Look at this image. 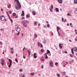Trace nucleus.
Listing matches in <instances>:
<instances>
[{
  "mask_svg": "<svg viewBox=\"0 0 77 77\" xmlns=\"http://www.w3.org/2000/svg\"><path fill=\"white\" fill-rule=\"evenodd\" d=\"M75 32H77V29H75Z\"/></svg>",
  "mask_w": 77,
  "mask_h": 77,
  "instance_id": "obj_64",
  "label": "nucleus"
},
{
  "mask_svg": "<svg viewBox=\"0 0 77 77\" xmlns=\"http://www.w3.org/2000/svg\"><path fill=\"white\" fill-rule=\"evenodd\" d=\"M5 18V17L4 16H1L0 17V19L1 20V21H3V20H4Z\"/></svg>",
  "mask_w": 77,
  "mask_h": 77,
  "instance_id": "obj_4",
  "label": "nucleus"
},
{
  "mask_svg": "<svg viewBox=\"0 0 77 77\" xmlns=\"http://www.w3.org/2000/svg\"><path fill=\"white\" fill-rule=\"evenodd\" d=\"M50 65L51 66V67H53V63L52 62H51L50 63Z\"/></svg>",
  "mask_w": 77,
  "mask_h": 77,
  "instance_id": "obj_8",
  "label": "nucleus"
},
{
  "mask_svg": "<svg viewBox=\"0 0 77 77\" xmlns=\"http://www.w3.org/2000/svg\"><path fill=\"white\" fill-rule=\"evenodd\" d=\"M47 53H50V51L48 50H47Z\"/></svg>",
  "mask_w": 77,
  "mask_h": 77,
  "instance_id": "obj_26",
  "label": "nucleus"
},
{
  "mask_svg": "<svg viewBox=\"0 0 77 77\" xmlns=\"http://www.w3.org/2000/svg\"><path fill=\"white\" fill-rule=\"evenodd\" d=\"M34 24H35V25H36V22H34Z\"/></svg>",
  "mask_w": 77,
  "mask_h": 77,
  "instance_id": "obj_46",
  "label": "nucleus"
},
{
  "mask_svg": "<svg viewBox=\"0 0 77 77\" xmlns=\"http://www.w3.org/2000/svg\"><path fill=\"white\" fill-rule=\"evenodd\" d=\"M75 41H77V39L76 38H75Z\"/></svg>",
  "mask_w": 77,
  "mask_h": 77,
  "instance_id": "obj_51",
  "label": "nucleus"
},
{
  "mask_svg": "<svg viewBox=\"0 0 77 77\" xmlns=\"http://www.w3.org/2000/svg\"><path fill=\"white\" fill-rule=\"evenodd\" d=\"M15 29L16 30L17 32H19L21 31V28L19 27L18 26H15Z\"/></svg>",
  "mask_w": 77,
  "mask_h": 77,
  "instance_id": "obj_3",
  "label": "nucleus"
},
{
  "mask_svg": "<svg viewBox=\"0 0 77 77\" xmlns=\"http://www.w3.org/2000/svg\"><path fill=\"white\" fill-rule=\"evenodd\" d=\"M74 2L75 4H77V0H74Z\"/></svg>",
  "mask_w": 77,
  "mask_h": 77,
  "instance_id": "obj_13",
  "label": "nucleus"
},
{
  "mask_svg": "<svg viewBox=\"0 0 77 77\" xmlns=\"http://www.w3.org/2000/svg\"><path fill=\"white\" fill-rule=\"evenodd\" d=\"M64 22H66V20L65 19L64 20Z\"/></svg>",
  "mask_w": 77,
  "mask_h": 77,
  "instance_id": "obj_62",
  "label": "nucleus"
},
{
  "mask_svg": "<svg viewBox=\"0 0 77 77\" xmlns=\"http://www.w3.org/2000/svg\"><path fill=\"white\" fill-rule=\"evenodd\" d=\"M41 52H44V50L41 49Z\"/></svg>",
  "mask_w": 77,
  "mask_h": 77,
  "instance_id": "obj_29",
  "label": "nucleus"
},
{
  "mask_svg": "<svg viewBox=\"0 0 77 77\" xmlns=\"http://www.w3.org/2000/svg\"><path fill=\"white\" fill-rule=\"evenodd\" d=\"M62 21H63V18H62Z\"/></svg>",
  "mask_w": 77,
  "mask_h": 77,
  "instance_id": "obj_50",
  "label": "nucleus"
},
{
  "mask_svg": "<svg viewBox=\"0 0 77 77\" xmlns=\"http://www.w3.org/2000/svg\"><path fill=\"white\" fill-rule=\"evenodd\" d=\"M15 18H18V16H16Z\"/></svg>",
  "mask_w": 77,
  "mask_h": 77,
  "instance_id": "obj_57",
  "label": "nucleus"
},
{
  "mask_svg": "<svg viewBox=\"0 0 77 77\" xmlns=\"http://www.w3.org/2000/svg\"><path fill=\"white\" fill-rule=\"evenodd\" d=\"M1 64L2 65V66H3L4 65V63H5V61L3 59H2L1 60Z\"/></svg>",
  "mask_w": 77,
  "mask_h": 77,
  "instance_id": "obj_6",
  "label": "nucleus"
},
{
  "mask_svg": "<svg viewBox=\"0 0 77 77\" xmlns=\"http://www.w3.org/2000/svg\"><path fill=\"white\" fill-rule=\"evenodd\" d=\"M43 66H43V65H42V69L43 68Z\"/></svg>",
  "mask_w": 77,
  "mask_h": 77,
  "instance_id": "obj_54",
  "label": "nucleus"
},
{
  "mask_svg": "<svg viewBox=\"0 0 77 77\" xmlns=\"http://www.w3.org/2000/svg\"><path fill=\"white\" fill-rule=\"evenodd\" d=\"M55 10L57 12H59V9H58V8H55Z\"/></svg>",
  "mask_w": 77,
  "mask_h": 77,
  "instance_id": "obj_16",
  "label": "nucleus"
},
{
  "mask_svg": "<svg viewBox=\"0 0 77 77\" xmlns=\"http://www.w3.org/2000/svg\"><path fill=\"white\" fill-rule=\"evenodd\" d=\"M45 58L46 59H48V56H47V55H46V57H45Z\"/></svg>",
  "mask_w": 77,
  "mask_h": 77,
  "instance_id": "obj_42",
  "label": "nucleus"
},
{
  "mask_svg": "<svg viewBox=\"0 0 77 77\" xmlns=\"http://www.w3.org/2000/svg\"><path fill=\"white\" fill-rule=\"evenodd\" d=\"M34 36H35V38H36V37H37V35L36 34H35L34 35Z\"/></svg>",
  "mask_w": 77,
  "mask_h": 77,
  "instance_id": "obj_28",
  "label": "nucleus"
},
{
  "mask_svg": "<svg viewBox=\"0 0 77 77\" xmlns=\"http://www.w3.org/2000/svg\"><path fill=\"white\" fill-rule=\"evenodd\" d=\"M57 1L58 3H60V4L62 3V0H57Z\"/></svg>",
  "mask_w": 77,
  "mask_h": 77,
  "instance_id": "obj_9",
  "label": "nucleus"
},
{
  "mask_svg": "<svg viewBox=\"0 0 77 77\" xmlns=\"http://www.w3.org/2000/svg\"><path fill=\"white\" fill-rule=\"evenodd\" d=\"M16 13H14L12 15H13V16H14V17H15V16L16 15Z\"/></svg>",
  "mask_w": 77,
  "mask_h": 77,
  "instance_id": "obj_19",
  "label": "nucleus"
},
{
  "mask_svg": "<svg viewBox=\"0 0 77 77\" xmlns=\"http://www.w3.org/2000/svg\"><path fill=\"white\" fill-rule=\"evenodd\" d=\"M50 11H51V12H53V10L52 9H50Z\"/></svg>",
  "mask_w": 77,
  "mask_h": 77,
  "instance_id": "obj_43",
  "label": "nucleus"
},
{
  "mask_svg": "<svg viewBox=\"0 0 77 77\" xmlns=\"http://www.w3.org/2000/svg\"><path fill=\"white\" fill-rule=\"evenodd\" d=\"M66 63L67 64H68L69 63L68 62H66Z\"/></svg>",
  "mask_w": 77,
  "mask_h": 77,
  "instance_id": "obj_56",
  "label": "nucleus"
},
{
  "mask_svg": "<svg viewBox=\"0 0 77 77\" xmlns=\"http://www.w3.org/2000/svg\"><path fill=\"white\" fill-rule=\"evenodd\" d=\"M1 10L2 11H3V9L2 8H1Z\"/></svg>",
  "mask_w": 77,
  "mask_h": 77,
  "instance_id": "obj_61",
  "label": "nucleus"
},
{
  "mask_svg": "<svg viewBox=\"0 0 77 77\" xmlns=\"http://www.w3.org/2000/svg\"><path fill=\"white\" fill-rule=\"evenodd\" d=\"M20 32H18V33H17V36H18V35H20Z\"/></svg>",
  "mask_w": 77,
  "mask_h": 77,
  "instance_id": "obj_35",
  "label": "nucleus"
},
{
  "mask_svg": "<svg viewBox=\"0 0 77 77\" xmlns=\"http://www.w3.org/2000/svg\"><path fill=\"white\" fill-rule=\"evenodd\" d=\"M21 16H24V12L22 11V14L21 15Z\"/></svg>",
  "mask_w": 77,
  "mask_h": 77,
  "instance_id": "obj_11",
  "label": "nucleus"
},
{
  "mask_svg": "<svg viewBox=\"0 0 77 77\" xmlns=\"http://www.w3.org/2000/svg\"><path fill=\"white\" fill-rule=\"evenodd\" d=\"M47 26L48 27H50V24H48Z\"/></svg>",
  "mask_w": 77,
  "mask_h": 77,
  "instance_id": "obj_40",
  "label": "nucleus"
},
{
  "mask_svg": "<svg viewBox=\"0 0 77 77\" xmlns=\"http://www.w3.org/2000/svg\"><path fill=\"white\" fill-rule=\"evenodd\" d=\"M69 55H70V57H73V55L71 54H70Z\"/></svg>",
  "mask_w": 77,
  "mask_h": 77,
  "instance_id": "obj_33",
  "label": "nucleus"
},
{
  "mask_svg": "<svg viewBox=\"0 0 77 77\" xmlns=\"http://www.w3.org/2000/svg\"><path fill=\"white\" fill-rule=\"evenodd\" d=\"M8 17H9V18H10V16H9V14H8Z\"/></svg>",
  "mask_w": 77,
  "mask_h": 77,
  "instance_id": "obj_60",
  "label": "nucleus"
},
{
  "mask_svg": "<svg viewBox=\"0 0 77 77\" xmlns=\"http://www.w3.org/2000/svg\"><path fill=\"white\" fill-rule=\"evenodd\" d=\"M24 18H25L24 17H22V18H21L22 20H23L24 19Z\"/></svg>",
  "mask_w": 77,
  "mask_h": 77,
  "instance_id": "obj_31",
  "label": "nucleus"
},
{
  "mask_svg": "<svg viewBox=\"0 0 77 77\" xmlns=\"http://www.w3.org/2000/svg\"><path fill=\"white\" fill-rule=\"evenodd\" d=\"M9 61L10 62V65L8 66V67H9V68H10V67H11V66L12 65V60H11V59H9Z\"/></svg>",
  "mask_w": 77,
  "mask_h": 77,
  "instance_id": "obj_5",
  "label": "nucleus"
},
{
  "mask_svg": "<svg viewBox=\"0 0 77 77\" xmlns=\"http://www.w3.org/2000/svg\"><path fill=\"white\" fill-rule=\"evenodd\" d=\"M73 50L74 51H75L76 52L77 51V48L76 47H74L73 48Z\"/></svg>",
  "mask_w": 77,
  "mask_h": 77,
  "instance_id": "obj_10",
  "label": "nucleus"
},
{
  "mask_svg": "<svg viewBox=\"0 0 77 77\" xmlns=\"http://www.w3.org/2000/svg\"><path fill=\"white\" fill-rule=\"evenodd\" d=\"M1 30H2V31H4V30H5V29L4 28L1 29Z\"/></svg>",
  "mask_w": 77,
  "mask_h": 77,
  "instance_id": "obj_39",
  "label": "nucleus"
},
{
  "mask_svg": "<svg viewBox=\"0 0 77 77\" xmlns=\"http://www.w3.org/2000/svg\"><path fill=\"white\" fill-rule=\"evenodd\" d=\"M17 5H15V8L17 10H19L21 9V4H20V2L19 1L17 2Z\"/></svg>",
  "mask_w": 77,
  "mask_h": 77,
  "instance_id": "obj_1",
  "label": "nucleus"
},
{
  "mask_svg": "<svg viewBox=\"0 0 77 77\" xmlns=\"http://www.w3.org/2000/svg\"><path fill=\"white\" fill-rule=\"evenodd\" d=\"M60 28L58 26H57V32H58V31H59V29H60Z\"/></svg>",
  "mask_w": 77,
  "mask_h": 77,
  "instance_id": "obj_17",
  "label": "nucleus"
},
{
  "mask_svg": "<svg viewBox=\"0 0 77 77\" xmlns=\"http://www.w3.org/2000/svg\"><path fill=\"white\" fill-rule=\"evenodd\" d=\"M15 61H16V62H17V63H18V60H17V58H16L15 59Z\"/></svg>",
  "mask_w": 77,
  "mask_h": 77,
  "instance_id": "obj_32",
  "label": "nucleus"
},
{
  "mask_svg": "<svg viewBox=\"0 0 77 77\" xmlns=\"http://www.w3.org/2000/svg\"><path fill=\"white\" fill-rule=\"evenodd\" d=\"M8 8H9V9H10V8H11V4H9V5L8 6Z\"/></svg>",
  "mask_w": 77,
  "mask_h": 77,
  "instance_id": "obj_27",
  "label": "nucleus"
},
{
  "mask_svg": "<svg viewBox=\"0 0 77 77\" xmlns=\"http://www.w3.org/2000/svg\"><path fill=\"white\" fill-rule=\"evenodd\" d=\"M42 60L43 61V62H44V59H42Z\"/></svg>",
  "mask_w": 77,
  "mask_h": 77,
  "instance_id": "obj_53",
  "label": "nucleus"
},
{
  "mask_svg": "<svg viewBox=\"0 0 77 77\" xmlns=\"http://www.w3.org/2000/svg\"><path fill=\"white\" fill-rule=\"evenodd\" d=\"M51 9H53V5H51Z\"/></svg>",
  "mask_w": 77,
  "mask_h": 77,
  "instance_id": "obj_34",
  "label": "nucleus"
},
{
  "mask_svg": "<svg viewBox=\"0 0 77 77\" xmlns=\"http://www.w3.org/2000/svg\"><path fill=\"white\" fill-rule=\"evenodd\" d=\"M26 22L27 23H29V21L28 20H23L21 22V23L22 24H23V25L25 27H27V24H26Z\"/></svg>",
  "mask_w": 77,
  "mask_h": 77,
  "instance_id": "obj_2",
  "label": "nucleus"
},
{
  "mask_svg": "<svg viewBox=\"0 0 77 77\" xmlns=\"http://www.w3.org/2000/svg\"><path fill=\"white\" fill-rule=\"evenodd\" d=\"M38 44L39 46H40L41 45V44H41L40 43H39V42L38 43Z\"/></svg>",
  "mask_w": 77,
  "mask_h": 77,
  "instance_id": "obj_20",
  "label": "nucleus"
},
{
  "mask_svg": "<svg viewBox=\"0 0 77 77\" xmlns=\"http://www.w3.org/2000/svg\"><path fill=\"white\" fill-rule=\"evenodd\" d=\"M59 46L60 48L61 49H62V46H61V44H60L59 45Z\"/></svg>",
  "mask_w": 77,
  "mask_h": 77,
  "instance_id": "obj_15",
  "label": "nucleus"
},
{
  "mask_svg": "<svg viewBox=\"0 0 77 77\" xmlns=\"http://www.w3.org/2000/svg\"><path fill=\"white\" fill-rule=\"evenodd\" d=\"M55 65H58V63H57V62L56 63H55Z\"/></svg>",
  "mask_w": 77,
  "mask_h": 77,
  "instance_id": "obj_44",
  "label": "nucleus"
},
{
  "mask_svg": "<svg viewBox=\"0 0 77 77\" xmlns=\"http://www.w3.org/2000/svg\"><path fill=\"white\" fill-rule=\"evenodd\" d=\"M32 14L33 15H35V14H36V13H35V11H33L32 13Z\"/></svg>",
  "mask_w": 77,
  "mask_h": 77,
  "instance_id": "obj_24",
  "label": "nucleus"
},
{
  "mask_svg": "<svg viewBox=\"0 0 77 77\" xmlns=\"http://www.w3.org/2000/svg\"><path fill=\"white\" fill-rule=\"evenodd\" d=\"M46 23H47V24H48V21H46Z\"/></svg>",
  "mask_w": 77,
  "mask_h": 77,
  "instance_id": "obj_63",
  "label": "nucleus"
},
{
  "mask_svg": "<svg viewBox=\"0 0 77 77\" xmlns=\"http://www.w3.org/2000/svg\"><path fill=\"white\" fill-rule=\"evenodd\" d=\"M21 77H25V75H22Z\"/></svg>",
  "mask_w": 77,
  "mask_h": 77,
  "instance_id": "obj_37",
  "label": "nucleus"
},
{
  "mask_svg": "<svg viewBox=\"0 0 77 77\" xmlns=\"http://www.w3.org/2000/svg\"><path fill=\"white\" fill-rule=\"evenodd\" d=\"M45 55L46 56H47V54H46V53L45 54Z\"/></svg>",
  "mask_w": 77,
  "mask_h": 77,
  "instance_id": "obj_59",
  "label": "nucleus"
},
{
  "mask_svg": "<svg viewBox=\"0 0 77 77\" xmlns=\"http://www.w3.org/2000/svg\"><path fill=\"white\" fill-rule=\"evenodd\" d=\"M14 51H13V50H12L11 51H10V52L11 53H12V54H13L14 53Z\"/></svg>",
  "mask_w": 77,
  "mask_h": 77,
  "instance_id": "obj_30",
  "label": "nucleus"
},
{
  "mask_svg": "<svg viewBox=\"0 0 77 77\" xmlns=\"http://www.w3.org/2000/svg\"><path fill=\"white\" fill-rule=\"evenodd\" d=\"M66 54H67V51H65L64 52Z\"/></svg>",
  "mask_w": 77,
  "mask_h": 77,
  "instance_id": "obj_58",
  "label": "nucleus"
},
{
  "mask_svg": "<svg viewBox=\"0 0 77 77\" xmlns=\"http://www.w3.org/2000/svg\"><path fill=\"white\" fill-rule=\"evenodd\" d=\"M0 45H2V42H0Z\"/></svg>",
  "mask_w": 77,
  "mask_h": 77,
  "instance_id": "obj_49",
  "label": "nucleus"
},
{
  "mask_svg": "<svg viewBox=\"0 0 77 77\" xmlns=\"http://www.w3.org/2000/svg\"><path fill=\"white\" fill-rule=\"evenodd\" d=\"M62 74H63L64 75H65V72H62Z\"/></svg>",
  "mask_w": 77,
  "mask_h": 77,
  "instance_id": "obj_21",
  "label": "nucleus"
},
{
  "mask_svg": "<svg viewBox=\"0 0 77 77\" xmlns=\"http://www.w3.org/2000/svg\"><path fill=\"white\" fill-rule=\"evenodd\" d=\"M67 15H69H69H70V14H69L68 13Z\"/></svg>",
  "mask_w": 77,
  "mask_h": 77,
  "instance_id": "obj_55",
  "label": "nucleus"
},
{
  "mask_svg": "<svg viewBox=\"0 0 77 77\" xmlns=\"http://www.w3.org/2000/svg\"><path fill=\"white\" fill-rule=\"evenodd\" d=\"M26 17H27V18H29V15H26Z\"/></svg>",
  "mask_w": 77,
  "mask_h": 77,
  "instance_id": "obj_38",
  "label": "nucleus"
},
{
  "mask_svg": "<svg viewBox=\"0 0 77 77\" xmlns=\"http://www.w3.org/2000/svg\"><path fill=\"white\" fill-rule=\"evenodd\" d=\"M43 43H44V44H45L46 43V40H44L43 41Z\"/></svg>",
  "mask_w": 77,
  "mask_h": 77,
  "instance_id": "obj_25",
  "label": "nucleus"
},
{
  "mask_svg": "<svg viewBox=\"0 0 77 77\" xmlns=\"http://www.w3.org/2000/svg\"><path fill=\"white\" fill-rule=\"evenodd\" d=\"M15 2H19V1L18 0H14Z\"/></svg>",
  "mask_w": 77,
  "mask_h": 77,
  "instance_id": "obj_36",
  "label": "nucleus"
},
{
  "mask_svg": "<svg viewBox=\"0 0 77 77\" xmlns=\"http://www.w3.org/2000/svg\"><path fill=\"white\" fill-rule=\"evenodd\" d=\"M37 54L36 53H34V58H36L37 57Z\"/></svg>",
  "mask_w": 77,
  "mask_h": 77,
  "instance_id": "obj_7",
  "label": "nucleus"
},
{
  "mask_svg": "<svg viewBox=\"0 0 77 77\" xmlns=\"http://www.w3.org/2000/svg\"><path fill=\"white\" fill-rule=\"evenodd\" d=\"M71 52L72 54H74V51H73V48H72L71 49Z\"/></svg>",
  "mask_w": 77,
  "mask_h": 77,
  "instance_id": "obj_14",
  "label": "nucleus"
},
{
  "mask_svg": "<svg viewBox=\"0 0 77 77\" xmlns=\"http://www.w3.org/2000/svg\"><path fill=\"white\" fill-rule=\"evenodd\" d=\"M57 32H58V35H59V36H60V33H59V31H58Z\"/></svg>",
  "mask_w": 77,
  "mask_h": 77,
  "instance_id": "obj_45",
  "label": "nucleus"
},
{
  "mask_svg": "<svg viewBox=\"0 0 77 77\" xmlns=\"http://www.w3.org/2000/svg\"><path fill=\"white\" fill-rule=\"evenodd\" d=\"M57 75L58 77H60V74H57Z\"/></svg>",
  "mask_w": 77,
  "mask_h": 77,
  "instance_id": "obj_47",
  "label": "nucleus"
},
{
  "mask_svg": "<svg viewBox=\"0 0 77 77\" xmlns=\"http://www.w3.org/2000/svg\"><path fill=\"white\" fill-rule=\"evenodd\" d=\"M34 72L31 73H30V75H31L33 76V75H34Z\"/></svg>",
  "mask_w": 77,
  "mask_h": 77,
  "instance_id": "obj_23",
  "label": "nucleus"
},
{
  "mask_svg": "<svg viewBox=\"0 0 77 77\" xmlns=\"http://www.w3.org/2000/svg\"><path fill=\"white\" fill-rule=\"evenodd\" d=\"M9 19L11 21V23H13V20H12L11 19V17H9Z\"/></svg>",
  "mask_w": 77,
  "mask_h": 77,
  "instance_id": "obj_18",
  "label": "nucleus"
},
{
  "mask_svg": "<svg viewBox=\"0 0 77 77\" xmlns=\"http://www.w3.org/2000/svg\"><path fill=\"white\" fill-rule=\"evenodd\" d=\"M20 72H22V71H23V70L22 69H20Z\"/></svg>",
  "mask_w": 77,
  "mask_h": 77,
  "instance_id": "obj_41",
  "label": "nucleus"
},
{
  "mask_svg": "<svg viewBox=\"0 0 77 77\" xmlns=\"http://www.w3.org/2000/svg\"><path fill=\"white\" fill-rule=\"evenodd\" d=\"M9 13H10V14H12V12L11 11H10Z\"/></svg>",
  "mask_w": 77,
  "mask_h": 77,
  "instance_id": "obj_52",
  "label": "nucleus"
},
{
  "mask_svg": "<svg viewBox=\"0 0 77 77\" xmlns=\"http://www.w3.org/2000/svg\"><path fill=\"white\" fill-rule=\"evenodd\" d=\"M75 14H77V8H76L75 9Z\"/></svg>",
  "mask_w": 77,
  "mask_h": 77,
  "instance_id": "obj_12",
  "label": "nucleus"
},
{
  "mask_svg": "<svg viewBox=\"0 0 77 77\" xmlns=\"http://www.w3.org/2000/svg\"><path fill=\"white\" fill-rule=\"evenodd\" d=\"M27 52L29 54V55H30V51H29V50H28Z\"/></svg>",
  "mask_w": 77,
  "mask_h": 77,
  "instance_id": "obj_22",
  "label": "nucleus"
},
{
  "mask_svg": "<svg viewBox=\"0 0 77 77\" xmlns=\"http://www.w3.org/2000/svg\"><path fill=\"white\" fill-rule=\"evenodd\" d=\"M40 46L41 47H43V46L42 45V44H41Z\"/></svg>",
  "mask_w": 77,
  "mask_h": 77,
  "instance_id": "obj_48",
  "label": "nucleus"
}]
</instances>
